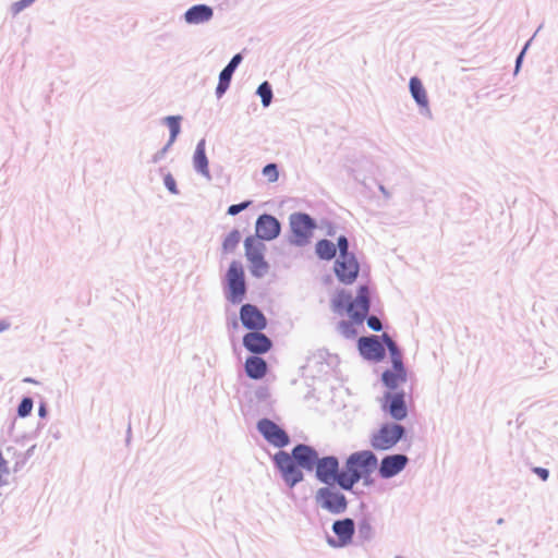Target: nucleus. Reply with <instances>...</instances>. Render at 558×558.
<instances>
[{"mask_svg":"<svg viewBox=\"0 0 558 558\" xmlns=\"http://www.w3.org/2000/svg\"><path fill=\"white\" fill-rule=\"evenodd\" d=\"M313 456L311 447L299 445L292 450V454L286 451L277 452L274 462L284 482L292 487L303 480V470H312Z\"/></svg>","mask_w":558,"mask_h":558,"instance_id":"nucleus-1","label":"nucleus"},{"mask_svg":"<svg viewBox=\"0 0 558 558\" xmlns=\"http://www.w3.org/2000/svg\"><path fill=\"white\" fill-rule=\"evenodd\" d=\"M377 465V457L371 450L351 453L345 460L344 470L340 472L339 486L350 490L361 480L365 485H369L373 482L371 475Z\"/></svg>","mask_w":558,"mask_h":558,"instance_id":"nucleus-2","label":"nucleus"},{"mask_svg":"<svg viewBox=\"0 0 558 558\" xmlns=\"http://www.w3.org/2000/svg\"><path fill=\"white\" fill-rule=\"evenodd\" d=\"M332 306L337 312L347 311L354 323L362 324L369 311L367 287H360L357 296L353 301H351V295L344 291L337 293L332 300Z\"/></svg>","mask_w":558,"mask_h":558,"instance_id":"nucleus-3","label":"nucleus"},{"mask_svg":"<svg viewBox=\"0 0 558 558\" xmlns=\"http://www.w3.org/2000/svg\"><path fill=\"white\" fill-rule=\"evenodd\" d=\"M339 256L333 266L335 274L340 282L351 284L357 278L360 265L355 256L349 253V244L345 236L338 238Z\"/></svg>","mask_w":558,"mask_h":558,"instance_id":"nucleus-4","label":"nucleus"},{"mask_svg":"<svg viewBox=\"0 0 558 558\" xmlns=\"http://www.w3.org/2000/svg\"><path fill=\"white\" fill-rule=\"evenodd\" d=\"M403 426L396 423H385L371 436V446L377 451L393 448L403 437Z\"/></svg>","mask_w":558,"mask_h":558,"instance_id":"nucleus-5","label":"nucleus"},{"mask_svg":"<svg viewBox=\"0 0 558 558\" xmlns=\"http://www.w3.org/2000/svg\"><path fill=\"white\" fill-rule=\"evenodd\" d=\"M227 299L233 303H241L246 293L244 270L239 262H232L227 271Z\"/></svg>","mask_w":558,"mask_h":558,"instance_id":"nucleus-6","label":"nucleus"},{"mask_svg":"<svg viewBox=\"0 0 558 558\" xmlns=\"http://www.w3.org/2000/svg\"><path fill=\"white\" fill-rule=\"evenodd\" d=\"M245 256L251 264V272L255 277H263L268 271V264L264 258L265 244L255 236H247L244 241Z\"/></svg>","mask_w":558,"mask_h":558,"instance_id":"nucleus-7","label":"nucleus"},{"mask_svg":"<svg viewBox=\"0 0 558 558\" xmlns=\"http://www.w3.org/2000/svg\"><path fill=\"white\" fill-rule=\"evenodd\" d=\"M314 223L312 218L306 214H292L290 216V241L291 243L302 246L310 242L313 233Z\"/></svg>","mask_w":558,"mask_h":558,"instance_id":"nucleus-8","label":"nucleus"},{"mask_svg":"<svg viewBox=\"0 0 558 558\" xmlns=\"http://www.w3.org/2000/svg\"><path fill=\"white\" fill-rule=\"evenodd\" d=\"M316 476L328 485H339L340 472L338 459L336 457L316 458Z\"/></svg>","mask_w":558,"mask_h":558,"instance_id":"nucleus-9","label":"nucleus"},{"mask_svg":"<svg viewBox=\"0 0 558 558\" xmlns=\"http://www.w3.org/2000/svg\"><path fill=\"white\" fill-rule=\"evenodd\" d=\"M257 428L264 438L275 447L282 448L290 441L288 434L268 418L260 420L257 423Z\"/></svg>","mask_w":558,"mask_h":558,"instance_id":"nucleus-10","label":"nucleus"},{"mask_svg":"<svg viewBox=\"0 0 558 558\" xmlns=\"http://www.w3.org/2000/svg\"><path fill=\"white\" fill-rule=\"evenodd\" d=\"M381 409L396 421H401L408 415V408L403 393H385L381 398Z\"/></svg>","mask_w":558,"mask_h":558,"instance_id":"nucleus-11","label":"nucleus"},{"mask_svg":"<svg viewBox=\"0 0 558 558\" xmlns=\"http://www.w3.org/2000/svg\"><path fill=\"white\" fill-rule=\"evenodd\" d=\"M240 319L243 326L250 330H263L267 326L265 315L252 304H244L240 310Z\"/></svg>","mask_w":558,"mask_h":558,"instance_id":"nucleus-12","label":"nucleus"},{"mask_svg":"<svg viewBox=\"0 0 558 558\" xmlns=\"http://www.w3.org/2000/svg\"><path fill=\"white\" fill-rule=\"evenodd\" d=\"M322 506L331 512L339 513L347 508V500L343 494L332 488H322L319 490Z\"/></svg>","mask_w":558,"mask_h":558,"instance_id":"nucleus-13","label":"nucleus"},{"mask_svg":"<svg viewBox=\"0 0 558 558\" xmlns=\"http://www.w3.org/2000/svg\"><path fill=\"white\" fill-rule=\"evenodd\" d=\"M280 233L279 221L270 215H262L256 222V238L259 240H272Z\"/></svg>","mask_w":558,"mask_h":558,"instance_id":"nucleus-14","label":"nucleus"},{"mask_svg":"<svg viewBox=\"0 0 558 558\" xmlns=\"http://www.w3.org/2000/svg\"><path fill=\"white\" fill-rule=\"evenodd\" d=\"M408 457L404 454H391L385 457L379 465V474L383 478H390L400 473L408 464Z\"/></svg>","mask_w":558,"mask_h":558,"instance_id":"nucleus-15","label":"nucleus"},{"mask_svg":"<svg viewBox=\"0 0 558 558\" xmlns=\"http://www.w3.org/2000/svg\"><path fill=\"white\" fill-rule=\"evenodd\" d=\"M361 354L373 361H379L385 355V349L377 337H362L359 339Z\"/></svg>","mask_w":558,"mask_h":558,"instance_id":"nucleus-16","label":"nucleus"},{"mask_svg":"<svg viewBox=\"0 0 558 558\" xmlns=\"http://www.w3.org/2000/svg\"><path fill=\"white\" fill-rule=\"evenodd\" d=\"M258 331L246 333L243 337V344L248 351L262 354L270 350L271 341L267 336Z\"/></svg>","mask_w":558,"mask_h":558,"instance_id":"nucleus-17","label":"nucleus"},{"mask_svg":"<svg viewBox=\"0 0 558 558\" xmlns=\"http://www.w3.org/2000/svg\"><path fill=\"white\" fill-rule=\"evenodd\" d=\"M332 530L338 537L337 545L342 547L352 542L355 526L352 519L338 520L333 523Z\"/></svg>","mask_w":558,"mask_h":558,"instance_id":"nucleus-18","label":"nucleus"},{"mask_svg":"<svg viewBox=\"0 0 558 558\" xmlns=\"http://www.w3.org/2000/svg\"><path fill=\"white\" fill-rule=\"evenodd\" d=\"M213 9L205 4H197L190 8L185 14L184 19L189 24H199L209 21L213 17Z\"/></svg>","mask_w":558,"mask_h":558,"instance_id":"nucleus-19","label":"nucleus"},{"mask_svg":"<svg viewBox=\"0 0 558 558\" xmlns=\"http://www.w3.org/2000/svg\"><path fill=\"white\" fill-rule=\"evenodd\" d=\"M245 371L248 377L259 379L265 376L267 364L262 357L251 356L245 362Z\"/></svg>","mask_w":558,"mask_h":558,"instance_id":"nucleus-20","label":"nucleus"},{"mask_svg":"<svg viewBox=\"0 0 558 558\" xmlns=\"http://www.w3.org/2000/svg\"><path fill=\"white\" fill-rule=\"evenodd\" d=\"M193 162H194L195 169L198 172H201L206 178H210L209 169H208V160H207L206 153H205V141L204 140L199 141L196 146L194 157H193Z\"/></svg>","mask_w":558,"mask_h":558,"instance_id":"nucleus-21","label":"nucleus"},{"mask_svg":"<svg viewBox=\"0 0 558 558\" xmlns=\"http://www.w3.org/2000/svg\"><path fill=\"white\" fill-rule=\"evenodd\" d=\"M385 384L390 388H396L399 384L405 381V371L402 363L392 364L391 371L383 374Z\"/></svg>","mask_w":558,"mask_h":558,"instance_id":"nucleus-22","label":"nucleus"},{"mask_svg":"<svg viewBox=\"0 0 558 558\" xmlns=\"http://www.w3.org/2000/svg\"><path fill=\"white\" fill-rule=\"evenodd\" d=\"M410 92L418 106L428 107V98L422 82L417 77L410 80Z\"/></svg>","mask_w":558,"mask_h":558,"instance_id":"nucleus-23","label":"nucleus"},{"mask_svg":"<svg viewBox=\"0 0 558 558\" xmlns=\"http://www.w3.org/2000/svg\"><path fill=\"white\" fill-rule=\"evenodd\" d=\"M316 253L324 259H331L336 256V246L328 240H320L316 243Z\"/></svg>","mask_w":558,"mask_h":558,"instance_id":"nucleus-24","label":"nucleus"},{"mask_svg":"<svg viewBox=\"0 0 558 558\" xmlns=\"http://www.w3.org/2000/svg\"><path fill=\"white\" fill-rule=\"evenodd\" d=\"M233 72L234 70H232L231 66H226L221 71L219 75V83L216 88V94L218 97L222 96V94H225L228 89Z\"/></svg>","mask_w":558,"mask_h":558,"instance_id":"nucleus-25","label":"nucleus"},{"mask_svg":"<svg viewBox=\"0 0 558 558\" xmlns=\"http://www.w3.org/2000/svg\"><path fill=\"white\" fill-rule=\"evenodd\" d=\"M241 234L238 230L231 231L223 240L222 247L226 252H232L239 245Z\"/></svg>","mask_w":558,"mask_h":558,"instance_id":"nucleus-26","label":"nucleus"},{"mask_svg":"<svg viewBox=\"0 0 558 558\" xmlns=\"http://www.w3.org/2000/svg\"><path fill=\"white\" fill-rule=\"evenodd\" d=\"M383 339H384L388 350L390 351L392 364L402 363L401 354H400L396 343L392 341V339L387 333L383 335Z\"/></svg>","mask_w":558,"mask_h":558,"instance_id":"nucleus-27","label":"nucleus"},{"mask_svg":"<svg viewBox=\"0 0 558 558\" xmlns=\"http://www.w3.org/2000/svg\"><path fill=\"white\" fill-rule=\"evenodd\" d=\"M257 94L262 98V102L265 107L269 106L272 98L271 87L268 82L262 83L257 88Z\"/></svg>","mask_w":558,"mask_h":558,"instance_id":"nucleus-28","label":"nucleus"},{"mask_svg":"<svg viewBox=\"0 0 558 558\" xmlns=\"http://www.w3.org/2000/svg\"><path fill=\"white\" fill-rule=\"evenodd\" d=\"M263 175L269 183H275L279 179V170L276 163H268L263 168Z\"/></svg>","mask_w":558,"mask_h":558,"instance_id":"nucleus-29","label":"nucleus"},{"mask_svg":"<svg viewBox=\"0 0 558 558\" xmlns=\"http://www.w3.org/2000/svg\"><path fill=\"white\" fill-rule=\"evenodd\" d=\"M167 124L170 129V142H173L180 132V118L179 117H168L166 119Z\"/></svg>","mask_w":558,"mask_h":558,"instance_id":"nucleus-30","label":"nucleus"},{"mask_svg":"<svg viewBox=\"0 0 558 558\" xmlns=\"http://www.w3.org/2000/svg\"><path fill=\"white\" fill-rule=\"evenodd\" d=\"M33 409V401L31 398H24L19 405L17 413L20 416H27Z\"/></svg>","mask_w":558,"mask_h":558,"instance_id":"nucleus-31","label":"nucleus"},{"mask_svg":"<svg viewBox=\"0 0 558 558\" xmlns=\"http://www.w3.org/2000/svg\"><path fill=\"white\" fill-rule=\"evenodd\" d=\"M35 0H20L12 4L11 10L13 14L20 13L22 10H24L26 7L32 4Z\"/></svg>","mask_w":558,"mask_h":558,"instance_id":"nucleus-32","label":"nucleus"},{"mask_svg":"<svg viewBox=\"0 0 558 558\" xmlns=\"http://www.w3.org/2000/svg\"><path fill=\"white\" fill-rule=\"evenodd\" d=\"M165 185L172 194L178 193L175 180L170 173L165 177Z\"/></svg>","mask_w":558,"mask_h":558,"instance_id":"nucleus-33","label":"nucleus"},{"mask_svg":"<svg viewBox=\"0 0 558 558\" xmlns=\"http://www.w3.org/2000/svg\"><path fill=\"white\" fill-rule=\"evenodd\" d=\"M248 205H250V202H244V203H241V204L231 205L228 208V214L232 215V216L238 215L240 211L244 210Z\"/></svg>","mask_w":558,"mask_h":558,"instance_id":"nucleus-34","label":"nucleus"},{"mask_svg":"<svg viewBox=\"0 0 558 558\" xmlns=\"http://www.w3.org/2000/svg\"><path fill=\"white\" fill-rule=\"evenodd\" d=\"M367 325L371 329L379 331L381 329V323L378 317L371 316L367 318Z\"/></svg>","mask_w":558,"mask_h":558,"instance_id":"nucleus-35","label":"nucleus"},{"mask_svg":"<svg viewBox=\"0 0 558 558\" xmlns=\"http://www.w3.org/2000/svg\"><path fill=\"white\" fill-rule=\"evenodd\" d=\"M0 473L2 475L9 473L8 461L4 459V457L2 456L1 452H0Z\"/></svg>","mask_w":558,"mask_h":558,"instance_id":"nucleus-36","label":"nucleus"},{"mask_svg":"<svg viewBox=\"0 0 558 558\" xmlns=\"http://www.w3.org/2000/svg\"><path fill=\"white\" fill-rule=\"evenodd\" d=\"M242 61V56L240 53L235 54L231 61L229 62V64L227 66H231L232 70H235L236 66L240 64V62Z\"/></svg>","mask_w":558,"mask_h":558,"instance_id":"nucleus-37","label":"nucleus"},{"mask_svg":"<svg viewBox=\"0 0 558 558\" xmlns=\"http://www.w3.org/2000/svg\"><path fill=\"white\" fill-rule=\"evenodd\" d=\"M534 472L543 480L546 481L548 478V471L544 468H535Z\"/></svg>","mask_w":558,"mask_h":558,"instance_id":"nucleus-38","label":"nucleus"},{"mask_svg":"<svg viewBox=\"0 0 558 558\" xmlns=\"http://www.w3.org/2000/svg\"><path fill=\"white\" fill-rule=\"evenodd\" d=\"M349 324L348 323H342L341 324V328H342V331L343 333H345L347 336H349Z\"/></svg>","mask_w":558,"mask_h":558,"instance_id":"nucleus-39","label":"nucleus"},{"mask_svg":"<svg viewBox=\"0 0 558 558\" xmlns=\"http://www.w3.org/2000/svg\"><path fill=\"white\" fill-rule=\"evenodd\" d=\"M9 328V324H7L3 320H0V332L1 331H4L5 329Z\"/></svg>","mask_w":558,"mask_h":558,"instance_id":"nucleus-40","label":"nucleus"},{"mask_svg":"<svg viewBox=\"0 0 558 558\" xmlns=\"http://www.w3.org/2000/svg\"><path fill=\"white\" fill-rule=\"evenodd\" d=\"M522 59V53L519 56L518 60H517V64L519 65L520 61Z\"/></svg>","mask_w":558,"mask_h":558,"instance_id":"nucleus-41","label":"nucleus"},{"mask_svg":"<svg viewBox=\"0 0 558 558\" xmlns=\"http://www.w3.org/2000/svg\"><path fill=\"white\" fill-rule=\"evenodd\" d=\"M3 485L2 474L0 473V486Z\"/></svg>","mask_w":558,"mask_h":558,"instance_id":"nucleus-42","label":"nucleus"}]
</instances>
